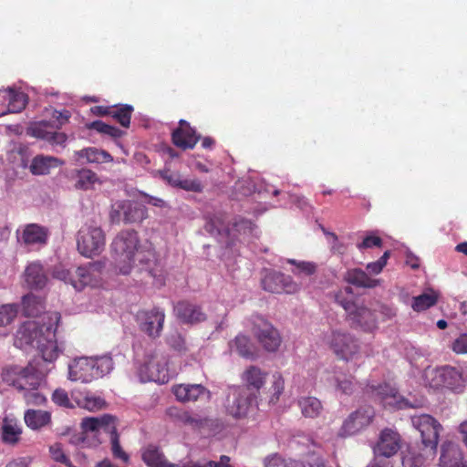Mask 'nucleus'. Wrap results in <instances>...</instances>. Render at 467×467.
<instances>
[{
    "mask_svg": "<svg viewBox=\"0 0 467 467\" xmlns=\"http://www.w3.org/2000/svg\"><path fill=\"white\" fill-rule=\"evenodd\" d=\"M59 314H47L48 324L30 320L23 323L15 337V346L19 348H36L41 353L43 363L51 364L62 352V346L56 338V327Z\"/></svg>",
    "mask_w": 467,
    "mask_h": 467,
    "instance_id": "obj_1",
    "label": "nucleus"
},
{
    "mask_svg": "<svg viewBox=\"0 0 467 467\" xmlns=\"http://www.w3.org/2000/svg\"><path fill=\"white\" fill-rule=\"evenodd\" d=\"M110 249L115 261V267L119 274L129 275L139 262L141 270L152 274L155 253L142 250L139 234L134 230H122L113 239Z\"/></svg>",
    "mask_w": 467,
    "mask_h": 467,
    "instance_id": "obj_2",
    "label": "nucleus"
},
{
    "mask_svg": "<svg viewBox=\"0 0 467 467\" xmlns=\"http://www.w3.org/2000/svg\"><path fill=\"white\" fill-rule=\"evenodd\" d=\"M49 365L43 363L42 360H34L26 367L10 366L4 369L3 380L22 392L38 389L46 374L52 368L48 367Z\"/></svg>",
    "mask_w": 467,
    "mask_h": 467,
    "instance_id": "obj_3",
    "label": "nucleus"
},
{
    "mask_svg": "<svg viewBox=\"0 0 467 467\" xmlns=\"http://www.w3.org/2000/svg\"><path fill=\"white\" fill-rule=\"evenodd\" d=\"M113 368L112 358L109 356L75 358L68 365V379L72 381L88 383L109 374Z\"/></svg>",
    "mask_w": 467,
    "mask_h": 467,
    "instance_id": "obj_4",
    "label": "nucleus"
},
{
    "mask_svg": "<svg viewBox=\"0 0 467 467\" xmlns=\"http://www.w3.org/2000/svg\"><path fill=\"white\" fill-rule=\"evenodd\" d=\"M106 244V236L101 227L96 223L84 224L77 235V248L79 254L91 258L100 254Z\"/></svg>",
    "mask_w": 467,
    "mask_h": 467,
    "instance_id": "obj_5",
    "label": "nucleus"
},
{
    "mask_svg": "<svg viewBox=\"0 0 467 467\" xmlns=\"http://www.w3.org/2000/svg\"><path fill=\"white\" fill-rule=\"evenodd\" d=\"M325 345L341 359H353L359 352V344L358 340L347 331L341 329H332L325 333L322 337Z\"/></svg>",
    "mask_w": 467,
    "mask_h": 467,
    "instance_id": "obj_6",
    "label": "nucleus"
},
{
    "mask_svg": "<svg viewBox=\"0 0 467 467\" xmlns=\"http://www.w3.org/2000/svg\"><path fill=\"white\" fill-rule=\"evenodd\" d=\"M168 361L160 352L154 351L146 356L144 363L139 367L138 375L141 382L154 381L160 384L167 383L175 372L167 368Z\"/></svg>",
    "mask_w": 467,
    "mask_h": 467,
    "instance_id": "obj_7",
    "label": "nucleus"
},
{
    "mask_svg": "<svg viewBox=\"0 0 467 467\" xmlns=\"http://www.w3.org/2000/svg\"><path fill=\"white\" fill-rule=\"evenodd\" d=\"M148 217L147 208L130 200L117 201L111 205L109 219L112 223H138Z\"/></svg>",
    "mask_w": 467,
    "mask_h": 467,
    "instance_id": "obj_8",
    "label": "nucleus"
},
{
    "mask_svg": "<svg viewBox=\"0 0 467 467\" xmlns=\"http://www.w3.org/2000/svg\"><path fill=\"white\" fill-rule=\"evenodd\" d=\"M411 423L420 431L423 446L429 448V455L434 456L441 425L429 414L412 415Z\"/></svg>",
    "mask_w": 467,
    "mask_h": 467,
    "instance_id": "obj_9",
    "label": "nucleus"
},
{
    "mask_svg": "<svg viewBox=\"0 0 467 467\" xmlns=\"http://www.w3.org/2000/svg\"><path fill=\"white\" fill-rule=\"evenodd\" d=\"M369 388L371 394L379 399L385 407L402 410L408 408H419L423 404L421 400L410 401L408 399H405L389 384L379 385L377 387L370 386Z\"/></svg>",
    "mask_w": 467,
    "mask_h": 467,
    "instance_id": "obj_10",
    "label": "nucleus"
},
{
    "mask_svg": "<svg viewBox=\"0 0 467 467\" xmlns=\"http://www.w3.org/2000/svg\"><path fill=\"white\" fill-rule=\"evenodd\" d=\"M164 320L165 313L158 307L150 310H140L136 314V321L140 329L151 338L161 336Z\"/></svg>",
    "mask_w": 467,
    "mask_h": 467,
    "instance_id": "obj_11",
    "label": "nucleus"
},
{
    "mask_svg": "<svg viewBox=\"0 0 467 467\" xmlns=\"http://www.w3.org/2000/svg\"><path fill=\"white\" fill-rule=\"evenodd\" d=\"M375 415L371 407H362L351 413L343 422L338 432L341 437L354 435L368 426Z\"/></svg>",
    "mask_w": 467,
    "mask_h": 467,
    "instance_id": "obj_12",
    "label": "nucleus"
},
{
    "mask_svg": "<svg viewBox=\"0 0 467 467\" xmlns=\"http://www.w3.org/2000/svg\"><path fill=\"white\" fill-rule=\"evenodd\" d=\"M253 331L267 351H275L279 348L281 338L278 331L263 317H255Z\"/></svg>",
    "mask_w": 467,
    "mask_h": 467,
    "instance_id": "obj_13",
    "label": "nucleus"
},
{
    "mask_svg": "<svg viewBox=\"0 0 467 467\" xmlns=\"http://www.w3.org/2000/svg\"><path fill=\"white\" fill-rule=\"evenodd\" d=\"M262 285L265 291L271 293L293 294L298 291L299 285L291 276L275 271H267L262 279Z\"/></svg>",
    "mask_w": 467,
    "mask_h": 467,
    "instance_id": "obj_14",
    "label": "nucleus"
},
{
    "mask_svg": "<svg viewBox=\"0 0 467 467\" xmlns=\"http://www.w3.org/2000/svg\"><path fill=\"white\" fill-rule=\"evenodd\" d=\"M251 402L252 395L248 389L235 388L228 396L226 408L232 416L242 418L247 414Z\"/></svg>",
    "mask_w": 467,
    "mask_h": 467,
    "instance_id": "obj_15",
    "label": "nucleus"
},
{
    "mask_svg": "<svg viewBox=\"0 0 467 467\" xmlns=\"http://www.w3.org/2000/svg\"><path fill=\"white\" fill-rule=\"evenodd\" d=\"M346 319L352 327L364 331H372L377 327L374 313L363 305L357 304L346 316Z\"/></svg>",
    "mask_w": 467,
    "mask_h": 467,
    "instance_id": "obj_16",
    "label": "nucleus"
},
{
    "mask_svg": "<svg viewBox=\"0 0 467 467\" xmlns=\"http://www.w3.org/2000/svg\"><path fill=\"white\" fill-rule=\"evenodd\" d=\"M400 448V436L390 429H385L379 435V441L374 447V453L377 457L383 456L389 458L397 453Z\"/></svg>",
    "mask_w": 467,
    "mask_h": 467,
    "instance_id": "obj_17",
    "label": "nucleus"
},
{
    "mask_svg": "<svg viewBox=\"0 0 467 467\" xmlns=\"http://www.w3.org/2000/svg\"><path fill=\"white\" fill-rule=\"evenodd\" d=\"M172 392L176 399L182 402L210 400V391L201 384H180L173 387Z\"/></svg>",
    "mask_w": 467,
    "mask_h": 467,
    "instance_id": "obj_18",
    "label": "nucleus"
},
{
    "mask_svg": "<svg viewBox=\"0 0 467 467\" xmlns=\"http://www.w3.org/2000/svg\"><path fill=\"white\" fill-rule=\"evenodd\" d=\"M48 236L46 227L36 223L26 225L21 233L17 231V239L26 245L45 244Z\"/></svg>",
    "mask_w": 467,
    "mask_h": 467,
    "instance_id": "obj_19",
    "label": "nucleus"
},
{
    "mask_svg": "<svg viewBox=\"0 0 467 467\" xmlns=\"http://www.w3.org/2000/svg\"><path fill=\"white\" fill-rule=\"evenodd\" d=\"M227 214L223 212H216L206 216L204 228L207 233L216 238L226 237L230 234Z\"/></svg>",
    "mask_w": 467,
    "mask_h": 467,
    "instance_id": "obj_20",
    "label": "nucleus"
},
{
    "mask_svg": "<svg viewBox=\"0 0 467 467\" xmlns=\"http://www.w3.org/2000/svg\"><path fill=\"white\" fill-rule=\"evenodd\" d=\"M24 281L31 289H42L47 283V276L39 262H31L25 269Z\"/></svg>",
    "mask_w": 467,
    "mask_h": 467,
    "instance_id": "obj_21",
    "label": "nucleus"
},
{
    "mask_svg": "<svg viewBox=\"0 0 467 467\" xmlns=\"http://www.w3.org/2000/svg\"><path fill=\"white\" fill-rule=\"evenodd\" d=\"M199 137L196 135L187 121L182 119L180 121V128L172 132L173 143L182 149H192L197 143Z\"/></svg>",
    "mask_w": 467,
    "mask_h": 467,
    "instance_id": "obj_22",
    "label": "nucleus"
},
{
    "mask_svg": "<svg viewBox=\"0 0 467 467\" xmlns=\"http://www.w3.org/2000/svg\"><path fill=\"white\" fill-rule=\"evenodd\" d=\"M116 418L105 414L100 417H90L83 419L81 426L85 431H104L109 433L115 430L117 426Z\"/></svg>",
    "mask_w": 467,
    "mask_h": 467,
    "instance_id": "obj_23",
    "label": "nucleus"
},
{
    "mask_svg": "<svg viewBox=\"0 0 467 467\" xmlns=\"http://www.w3.org/2000/svg\"><path fill=\"white\" fill-rule=\"evenodd\" d=\"M462 463V454L459 446L451 441H444L441 445L440 466L461 467Z\"/></svg>",
    "mask_w": 467,
    "mask_h": 467,
    "instance_id": "obj_24",
    "label": "nucleus"
},
{
    "mask_svg": "<svg viewBox=\"0 0 467 467\" xmlns=\"http://www.w3.org/2000/svg\"><path fill=\"white\" fill-rule=\"evenodd\" d=\"M174 313L183 323L193 324L205 319L201 308L188 302H179L174 306Z\"/></svg>",
    "mask_w": 467,
    "mask_h": 467,
    "instance_id": "obj_25",
    "label": "nucleus"
},
{
    "mask_svg": "<svg viewBox=\"0 0 467 467\" xmlns=\"http://www.w3.org/2000/svg\"><path fill=\"white\" fill-rule=\"evenodd\" d=\"M64 164V161L58 158L46 155H36L33 158L29 166L30 171L34 175H46L54 168Z\"/></svg>",
    "mask_w": 467,
    "mask_h": 467,
    "instance_id": "obj_26",
    "label": "nucleus"
},
{
    "mask_svg": "<svg viewBox=\"0 0 467 467\" xmlns=\"http://www.w3.org/2000/svg\"><path fill=\"white\" fill-rule=\"evenodd\" d=\"M2 440L5 443L16 444L20 440L22 428L18 420L11 416H5L2 423Z\"/></svg>",
    "mask_w": 467,
    "mask_h": 467,
    "instance_id": "obj_27",
    "label": "nucleus"
},
{
    "mask_svg": "<svg viewBox=\"0 0 467 467\" xmlns=\"http://www.w3.org/2000/svg\"><path fill=\"white\" fill-rule=\"evenodd\" d=\"M430 457L429 448L424 447V453H421L418 447L410 445L402 451L401 462L403 467H423Z\"/></svg>",
    "mask_w": 467,
    "mask_h": 467,
    "instance_id": "obj_28",
    "label": "nucleus"
},
{
    "mask_svg": "<svg viewBox=\"0 0 467 467\" xmlns=\"http://www.w3.org/2000/svg\"><path fill=\"white\" fill-rule=\"evenodd\" d=\"M232 352H236L239 356L245 358H254L256 357V348L251 342L250 338L244 335H238L229 344Z\"/></svg>",
    "mask_w": 467,
    "mask_h": 467,
    "instance_id": "obj_29",
    "label": "nucleus"
},
{
    "mask_svg": "<svg viewBox=\"0 0 467 467\" xmlns=\"http://www.w3.org/2000/svg\"><path fill=\"white\" fill-rule=\"evenodd\" d=\"M72 398L78 407L89 411L99 410L106 406V401L101 397L91 393H76L72 392Z\"/></svg>",
    "mask_w": 467,
    "mask_h": 467,
    "instance_id": "obj_30",
    "label": "nucleus"
},
{
    "mask_svg": "<svg viewBox=\"0 0 467 467\" xmlns=\"http://www.w3.org/2000/svg\"><path fill=\"white\" fill-rule=\"evenodd\" d=\"M345 279L353 285L364 288H373L379 282L378 279L369 277L365 271L359 268L348 270L345 275Z\"/></svg>",
    "mask_w": 467,
    "mask_h": 467,
    "instance_id": "obj_31",
    "label": "nucleus"
},
{
    "mask_svg": "<svg viewBox=\"0 0 467 467\" xmlns=\"http://www.w3.org/2000/svg\"><path fill=\"white\" fill-rule=\"evenodd\" d=\"M24 420L28 428L36 431L47 426L51 420V415L46 410H27Z\"/></svg>",
    "mask_w": 467,
    "mask_h": 467,
    "instance_id": "obj_32",
    "label": "nucleus"
},
{
    "mask_svg": "<svg viewBox=\"0 0 467 467\" xmlns=\"http://www.w3.org/2000/svg\"><path fill=\"white\" fill-rule=\"evenodd\" d=\"M7 95L6 99L8 100V109L3 112L0 116L7 113H18L21 112L27 104V96L14 88H8L6 89Z\"/></svg>",
    "mask_w": 467,
    "mask_h": 467,
    "instance_id": "obj_33",
    "label": "nucleus"
},
{
    "mask_svg": "<svg viewBox=\"0 0 467 467\" xmlns=\"http://www.w3.org/2000/svg\"><path fill=\"white\" fill-rule=\"evenodd\" d=\"M76 281L73 283V287L76 290H82L85 286H97L100 283V278L94 275L90 270L86 269L84 266H79L75 270Z\"/></svg>",
    "mask_w": 467,
    "mask_h": 467,
    "instance_id": "obj_34",
    "label": "nucleus"
},
{
    "mask_svg": "<svg viewBox=\"0 0 467 467\" xmlns=\"http://www.w3.org/2000/svg\"><path fill=\"white\" fill-rule=\"evenodd\" d=\"M75 179V188L82 191L92 189L94 184L99 182L97 174L88 169L77 171Z\"/></svg>",
    "mask_w": 467,
    "mask_h": 467,
    "instance_id": "obj_35",
    "label": "nucleus"
},
{
    "mask_svg": "<svg viewBox=\"0 0 467 467\" xmlns=\"http://www.w3.org/2000/svg\"><path fill=\"white\" fill-rule=\"evenodd\" d=\"M298 406L305 417L315 418L322 411V404L315 397H304L298 400Z\"/></svg>",
    "mask_w": 467,
    "mask_h": 467,
    "instance_id": "obj_36",
    "label": "nucleus"
},
{
    "mask_svg": "<svg viewBox=\"0 0 467 467\" xmlns=\"http://www.w3.org/2000/svg\"><path fill=\"white\" fill-rule=\"evenodd\" d=\"M76 154L79 159H86L87 162L89 163L109 162L112 161V157L109 153L96 148L83 149L77 151Z\"/></svg>",
    "mask_w": 467,
    "mask_h": 467,
    "instance_id": "obj_37",
    "label": "nucleus"
},
{
    "mask_svg": "<svg viewBox=\"0 0 467 467\" xmlns=\"http://www.w3.org/2000/svg\"><path fill=\"white\" fill-rule=\"evenodd\" d=\"M265 374L257 367L251 366L244 373V380L248 388L254 389H261L265 382Z\"/></svg>",
    "mask_w": 467,
    "mask_h": 467,
    "instance_id": "obj_38",
    "label": "nucleus"
},
{
    "mask_svg": "<svg viewBox=\"0 0 467 467\" xmlns=\"http://www.w3.org/2000/svg\"><path fill=\"white\" fill-rule=\"evenodd\" d=\"M22 306L25 315L28 317H36L44 309L41 299L33 294H27L23 296Z\"/></svg>",
    "mask_w": 467,
    "mask_h": 467,
    "instance_id": "obj_39",
    "label": "nucleus"
},
{
    "mask_svg": "<svg viewBox=\"0 0 467 467\" xmlns=\"http://www.w3.org/2000/svg\"><path fill=\"white\" fill-rule=\"evenodd\" d=\"M437 302V296L434 293H424L412 298L411 307L414 311L420 312L434 306Z\"/></svg>",
    "mask_w": 467,
    "mask_h": 467,
    "instance_id": "obj_40",
    "label": "nucleus"
},
{
    "mask_svg": "<svg viewBox=\"0 0 467 467\" xmlns=\"http://www.w3.org/2000/svg\"><path fill=\"white\" fill-rule=\"evenodd\" d=\"M442 387L454 388L461 379L462 375L458 369L450 366L441 367Z\"/></svg>",
    "mask_w": 467,
    "mask_h": 467,
    "instance_id": "obj_41",
    "label": "nucleus"
},
{
    "mask_svg": "<svg viewBox=\"0 0 467 467\" xmlns=\"http://www.w3.org/2000/svg\"><path fill=\"white\" fill-rule=\"evenodd\" d=\"M441 368H427L423 372V382L432 389L442 387Z\"/></svg>",
    "mask_w": 467,
    "mask_h": 467,
    "instance_id": "obj_42",
    "label": "nucleus"
},
{
    "mask_svg": "<svg viewBox=\"0 0 467 467\" xmlns=\"http://www.w3.org/2000/svg\"><path fill=\"white\" fill-rule=\"evenodd\" d=\"M87 128L89 130H95L101 134L109 135L111 138H119L124 134V131L114 126L106 124L101 120L92 121L87 124Z\"/></svg>",
    "mask_w": 467,
    "mask_h": 467,
    "instance_id": "obj_43",
    "label": "nucleus"
},
{
    "mask_svg": "<svg viewBox=\"0 0 467 467\" xmlns=\"http://www.w3.org/2000/svg\"><path fill=\"white\" fill-rule=\"evenodd\" d=\"M265 467H305V465L299 461H285L277 454H272L265 459Z\"/></svg>",
    "mask_w": 467,
    "mask_h": 467,
    "instance_id": "obj_44",
    "label": "nucleus"
},
{
    "mask_svg": "<svg viewBox=\"0 0 467 467\" xmlns=\"http://www.w3.org/2000/svg\"><path fill=\"white\" fill-rule=\"evenodd\" d=\"M132 110V107L129 105H124L120 108H112L110 116L117 119L121 126L128 128L130 123Z\"/></svg>",
    "mask_w": 467,
    "mask_h": 467,
    "instance_id": "obj_45",
    "label": "nucleus"
},
{
    "mask_svg": "<svg viewBox=\"0 0 467 467\" xmlns=\"http://www.w3.org/2000/svg\"><path fill=\"white\" fill-rule=\"evenodd\" d=\"M116 428H117V426L115 427V430L113 431H110L109 433V440H110V445H111L110 450H111L112 455L116 459H119V460H121L124 462H128L130 457L123 451V449L120 446L119 439V435H118L117 431H116Z\"/></svg>",
    "mask_w": 467,
    "mask_h": 467,
    "instance_id": "obj_46",
    "label": "nucleus"
},
{
    "mask_svg": "<svg viewBox=\"0 0 467 467\" xmlns=\"http://www.w3.org/2000/svg\"><path fill=\"white\" fill-rule=\"evenodd\" d=\"M18 307L16 304H6L0 306V327L9 325L16 317Z\"/></svg>",
    "mask_w": 467,
    "mask_h": 467,
    "instance_id": "obj_47",
    "label": "nucleus"
},
{
    "mask_svg": "<svg viewBox=\"0 0 467 467\" xmlns=\"http://www.w3.org/2000/svg\"><path fill=\"white\" fill-rule=\"evenodd\" d=\"M49 126L52 127V125L46 120L35 122L28 128L27 133L35 138L47 140L51 132L47 130Z\"/></svg>",
    "mask_w": 467,
    "mask_h": 467,
    "instance_id": "obj_48",
    "label": "nucleus"
},
{
    "mask_svg": "<svg viewBox=\"0 0 467 467\" xmlns=\"http://www.w3.org/2000/svg\"><path fill=\"white\" fill-rule=\"evenodd\" d=\"M285 389L284 379L280 375H274V381L271 387L272 394L269 400L270 404H276Z\"/></svg>",
    "mask_w": 467,
    "mask_h": 467,
    "instance_id": "obj_49",
    "label": "nucleus"
},
{
    "mask_svg": "<svg viewBox=\"0 0 467 467\" xmlns=\"http://www.w3.org/2000/svg\"><path fill=\"white\" fill-rule=\"evenodd\" d=\"M51 458L57 462L64 463L67 467H73L71 462L65 454L60 443H54L49 446Z\"/></svg>",
    "mask_w": 467,
    "mask_h": 467,
    "instance_id": "obj_50",
    "label": "nucleus"
},
{
    "mask_svg": "<svg viewBox=\"0 0 467 467\" xmlns=\"http://www.w3.org/2000/svg\"><path fill=\"white\" fill-rule=\"evenodd\" d=\"M53 276L66 284H70L72 286L74 281H76L75 272L72 273L70 270L67 269L64 265H61L54 268Z\"/></svg>",
    "mask_w": 467,
    "mask_h": 467,
    "instance_id": "obj_51",
    "label": "nucleus"
},
{
    "mask_svg": "<svg viewBox=\"0 0 467 467\" xmlns=\"http://www.w3.org/2000/svg\"><path fill=\"white\" fill-rule=\"evenodd\" d=\"M23 396L28 405L39 406L43 405L47 400L46 397L41 394L37 389H27L23 392Z\"/></svg>",
    "mask_w": 467,
    "mask_h": 467,
    "instance_id": "obj_52",
    "label": "nucleus"
},
{
    "mask_svg": "<svg viewBox=\"0 0 467 467\" xmlns=\"http://www.w3.org/2000/svg\"><path fill=\"white\" fill-rule=\"evenodd\" d=\"M231 458L226 455H222L218 461H208L204 463L199 462H186V466H197V467H232L230 464Z\"/></svg>",
    "mask_w": 467,
    "mask_h": 467,
    "instance_id": "obj_53",
    "label": "nucleus"
},
{
    "mask_svg": "<svg viewBox=\"0 0 467 467\" xmlns=\"http://www.w3.org/2000/svg\"><path fill=\"white\" fill-rule=\"evenodd\" d=\"M287 262L296 265V269L293 270V273L296 275L300 273L312 275L316 271V265L310 262L296 261L295 259H288Z\"/></svg>",
    "mask_w": 467,
    "mask_h": 467,
    "instance_id": "obj_54",
    "label": "nucleus"
},
{
    "mask_svg": "<svg viewBox=\"0 0 467 467\" xmlns=\"http://www.w3.org/2000/svg\"><path fill=\"white\" fill-rule=\"evenodd\" d=\"M52 400L58 406L65 408H73V404L68 398L67 392L63 389H57L52 395Z\"/></svg>",
    "mask_w": 467,
    "mask_h": 467,
    "instance_id": "obj_55",
    "label": "nucleus"
},
{
    "mask_svg": "<svg viewBox=\"0 0 467 467\" xmlns=\"http://www.w3.org/2000/svg\"><path fill=\"white\" fill-rule=\"evenodd\" d=\"M334 299H335V302L345 310L346 316L357 305L351 297H349L348 296H344L342 293H339V292H336L334 294Z\"/></svg>",
    "mask_w": 467,
    "mask_h": 467,
    "instance_id": "obj_56",
    "label": "nucleus"
},
{
    "mask_svg": "<svg viewBox=\"0 0 467 467\" xmlns=\"http://www.w3.org/2000/svg\"><path fill=\"white\" fill-rule=\"evenodd\" d=\"M188 192H200L202 191V185L198 180L181 178L179 187Z\"/></svg>",
    "mask_w": 467,
    "mask_h": 467,
    "instance_id": "obj_57",
    "label": "nucleus"
},
{
    "mask_svg": "<svg viewBox=\"0 0 467 467\" xmlns=\"http://www.w3.org/2000/svg\"><path fill=\"white\" fill-rule=\"evenodd\" d=\"M168 344L176 351L182 352L186 349L184 338L181 334L175 332L167 338Z\"/></svg>",
    "mask_w": 467,
    "mask_h": 467,
    "instance_id": "obj_58",
    "label": "nucleus"
},
{
    "mask_svg": "<svg viewBox=\"0 0 467 467\" xmlns=\"http://www.w3.org/2000/svg\"><path fill=\"white\" fill-rule=\"evenodd\" d=\"M233 226L236 232L240 234L243 233L244 234L247 233H252L254 229V224L252 223V222L244 218H236L234 222Z\"/></svg>",
    "mask_w": 467,
    "mask_h": 467,
    "instance_id": "obj_59",
    "label": "nucleus"
},
{
    "mask_svg": "<svg viewBox=\"0 0 467 467\" xmlns=\"http://www.w3.org/2000/svg\"><path fill=\"white\" fill-rule=\"evenodd\" d=\"M71 114L68 110H54L52 113V118L55 119V124L52 125L53 128L60 129L64 124H66Z\"/></svg>",
    "mask_w": 467,
    "mask_h": 467,
    "instance_id": "obj_60",
    "label": "nucleus"
},
{
    "mask_svg": "<svg viewBox=\"0 0 467 467\" xmlns=\"http://www.w3.org/2000/svg\"><path fill=\"white\" fill-rule=\"evenodd\" d=\"M382 244V240L380 237L369 234L366 236L362 243L358 244L357 246L359 250L371 248L374 246L380 247Z\"/></svg>",
    "mask_w": 467,
    "mask_h": 467,
    "instance_id": "obj_61",
    "label": "nucleus"
},
{
    "mask_svg": "<svg viewBox=\"0 0 467 467\" xmlns=\"http://www.w3.org/2000/svg\"><path fill=\"white\" fill-rule=\"evenodd\" d=\"M452 350L457 354L467 353V334H462L452 343Z\"/></svg>",
    "mask_w": 467,
    "mask_h": 467,
    "instance_id": "obj_62",
    "label": "nucleus"
},
{
    "mask_svg": "<svg viewBox=\"0 0 467 467\" xmlns=\"http://www.w3.org/2000/svg\"><path fill=\"white\" fill-rule=\"evenodd\" d=\"M337 388L341 390L345 394L351 393L353 389V382L351 379H347L346 377L337 376L335 379Z\"/></svg>",
    "mask_w": 467,
    "mask_h": 467,
    "instance_id": "obj_63",
    "label": "nucleus"
},
{
    "mask_svg": "<svg viewBox=\"0 0 467 467\" xmlns=\"http://www.w3.org/2000/svg\"><path fill=\"white\" fill-rule=\"evenodd\" d=\"M67 140V136L66 133L51 131L48 135L47 141L48 143H50L51 145H58V146L65 147Z\"/></svg>",
    "mask_w": 467,
    "mask_h": 467,
    "instance_id": "obj_64",
    "label": "nucleus"
}]
</instances>
